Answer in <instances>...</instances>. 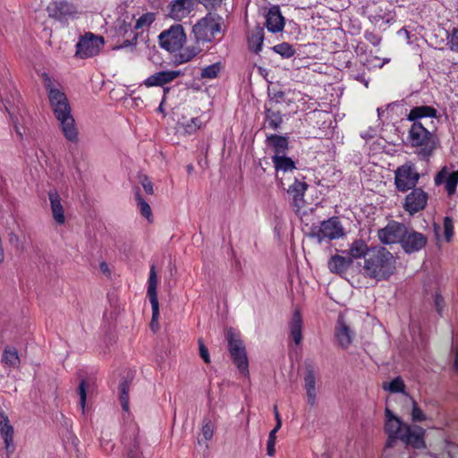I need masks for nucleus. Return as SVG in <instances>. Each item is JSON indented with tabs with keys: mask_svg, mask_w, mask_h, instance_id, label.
<instances>
[{
	"mask_svg": "<svg viewBox=\"0 0 458 458\" xmlns=\"http://www.w3.org/2000/svg\"><path fill=\"white\" fill-rule=\"evenodd\" d=\"M157 276L156 267L154 265L151 266L149 271L148 285V295L152 309V318L150 322V327L155 331L158 327V318H159V304L157 299Z\"/></svg>",
	"mask_w": 458,
	"mask_h": 458,
	"instance_id": "10",
	"label": "nucleus"
},
{
	"mask_svg": "<svg viewBox=\"0 0 458 458\" xmlns=\"http://www.w3.org/2000/svg\"><path fill=\"white\" fill-rule=\"evenodd\" d=\"M437 115V110L430 106H420L411 108L407 114L406 119L410 122L420 123L422 118H435Z\"/></svg>",
	"mask_w": 458,
	"mask_h": 458,
	"instance_id": "26",
	"label": "nucleus"
},
{
	"mask_svg": "<svg viewBox=\"0 0 458 458\" xmlns=\"http://www.w3.org/2000/svg\"><path fill=\"white\" fill-rule=\"evenodd\" d=\"M368 40L369 42H371L374 46H377L379 45L380 41H381V38L379 37H377V35H374V34H369L368 37H367Z\"/></svg>",
	"mask_w": 458,
	"mask_h": 458,
	"instance_id": "51",
	"label": "nucleus"
},
{
	"mask_svg": "<svg viewBox=\"0 0 458 458\" xmlns=\"http://www.w3.org/2000/svg\"><path fill=\"white\" fill-rule=\"evenodd\" d=\"M272 50L275 53L280 55L284 58H290L295 53L293 46L286 42H283V43L274 46L272 47Z\"/></svg>",
	"mask_w": 458,
	"mask_h": 458,
	"instance_id": "35",
	"label": "nucleus"
},
{
	"mask_svg": "<svg viewBox=\"0 0 458 458\" xmlns=\"http://www.w3.org/2000/svg\"><path fill=\"white\" fill-rule=\"evenodd\" d=\"M308 190V184L305 182L295 180L288 188L287 191L292 196L291 206L296 214H300L305 206L304 196Z\"/></svg>",
	"mask_w": 458,
	"mask_h": 458,
	"instance_id": "16",
	"label": "nucleus"
},
{
	"mask_svg": "<svg viewBox=\"0 0 458 458\" xmlns=\"http://www.w3.org/2000/svg\"><path fill=\"white\" fill-rule=\"evenodd\" d=\"M196 4V0H174L169 5V16L180 21L191 14Z\"/></svg>",
	"mask_w": 458,
	"mask_h": 458,
	"instance_id": "14",
	"label": "nucleus"
},
{
	"mask_svg": "<svg viewBox=\"0 0 458 458\" xmlns=\"http://www.w3.org/2000/svg\"><path fill=\"white\" fill-rule=\"evenodd\" d=\"M168 91H169L168 88H165L164 89V92H165L164 98H163V99H162V101H161V103H160V105H159V106L157 108L158 112H160V113H164V104H165V96H166Z\"/></svg>",
	"mask_w": 458,
	"mask_h": 458,
	"instance_id": "53",
	"label": "nucleus"
},
{
	"mask_svg": "<svg viewBox=\"0 0 458 458\" xmlns=\"http://www.w3.org/2000/svg\"><path fill=\"white\" fill-rule=\"evenodd\" d=\"M408 140L416 154L422 159L432 156L437 146V136L426 129L421 123H413L408 131Z\"/></svg>",
	"mask_w": 458,
	"mask_h": 458,
	"instance_id": "4",
	"label": "nucleus"
},
{
	"mask_svg": "<svg viewBox=\"0 0 458 458\" xmlns=\"http://www.w3.org/2000/svg\"><path fill=\"white\" fill-rule=\"evenodd\" d=\"M352 265V258L338 254L333 255L327 262L330 272L338 275L344 274Z\"/></svg>",
	"mask_w": 458,
	"mask_h": 458,
	"instance_id": "25",
	"label": "nucleus"
},
{
	"mask_svg": "<svg viewBox=\"0 0 458 458\" xmlns=\"http://www.w3.org/2000/svg\"><path fill=\"white\" fill-rule=\"evenodd\" d=\"M302 329V319L299 310L293 312L292 320L290 322L291 335L293 338L294 343L298 345L301 344L302 339L301 335Z\"/></svg>",
	"mask_w": 458,
	"mask_h": 458,
	"instance_id": "30",
	"label": "nucleus"
},
{
	"mask_svg": "<svg viewBox=\"0 0 458 458\" xmlns=\"http://www.w3.org/2000/svg\"><path fill=\"white\" fill-rule=\"evenodd\" d=\"M160 47L170 53L179 52L180 63H187L201 52L198 45L188 46L183 48L186 42V34L181 24H175L161 32L158 36Z\"/></svg>",
	"mask_w": 458,
	"mask_h": 458,
	"instance_id": "2",
	"label": "nucleus"
},
{
	"mask_svg": "<svg viewBox=\"0 0 458 458\" xmlns=\"http://www.w3.org/2000/svg\"><path fill=\"white\" fill-rule=\"evenodd\" d=\"M335 335L338 345L343 349L348 348L352 343L354 333L346 324L343 316H340L337 320Z\"/></svg>",
	"mask_w": 458,
	"mask_h": 458,
	"instance_id": "19",
	"label": "nucleus"
},
{
	"mask_svg": "<svg viewBox=\"0 0 458 458\" xmlns=\"http://www.w3.org/2000/svg\"><path fill=\"white\" fill-rule=\"evenodd\" d=\"M226 337L228 349L234 364L242 375L248 376L249 362L242 341L240 339L238 334L232 328L227 330Z\"/></svg>",
	"mask_w": 458,
	"mask_h": 458,
	"instance_id": "6",
	"label": "nucleus"
},
{
	"mask_svg": "<svg viewBox=\"0 0 458 458\" xmlns=\"http://www.w3.org/2000/svg\"><path fill=\"white\" fill-rule=\"evenodd\" d=\"M266 27L269 32L277 33L284 29L285 21L282 15L279 6H271L265 14Z\"/></svg>",
	"mask_w": 458,
	"mask_h": 458,
	"instance_id": "18",
	"label": "nucleus"
},
{
	"mask_svg": "<svg viewBox=\"0 0 458 458\" xmlns=\"http://www.w3.org/2000/svg\"><path fill=\"white\" fill-rule=\"evenodd\" d=\"M13 428L6 414L0 412V434L4 438L7 453L13 451Z\"/></svg>",
	"mask_w": 458,
	"mask_h": 458,
	"instance_id": "22",
	"label": "nucleus"
},
{
	"mask_svg": "<svg viewBox=\"0 0 458 458\" xmlns=\"http://www.w3.org/2000/svg\"><path fill=\"white\" fill-rule=\"evenodd\" d=\"M411 407H412L411 412V420L413 421L426 420L427 417L425 416L424 412L421 411V409L418 406V404L412 398H411Z\"/></svg>",
	"mask_w": 458,
	"mask_h": 458,
	"instance_id": "41",
	"label": "nucleus"
},
{
	"mask_svg": "<svg viewBox=\"0 0 458 458\" xmlns=\"http://www.w3.org/2000/svg\"><path fill=\"white\" fill-rule=\"evenodd\" d=\"M41 77L43 80V83H44L46 89H47L48 97L51 96L52 90L53 91H61L60 89L55 88L53 81L51 80V78L49 77V75L47 72H43L41 74Z\"/></svg>",
	"mask_w": 458,
	"mask_h": 458,
	"instance_id": "46",
	"label": "nucleus"
},
{
	"mask_svg": "<svg viewBox=\"0 0 458 458\" xmlns=\"http://www.w3.org/2000/svg\"><path fill=\"white\" fill-rule=\"evenodd\" d=\"M182 74V72L179 70L160 71L146 78L143 81V84L147 88L163 87L165 84L170 83Z\"/></svg>",
	"mask_w": 458,
	"mask_h": 458,
	"instance_id": "17",
	"label": "nucleus"
},
{
	"mask_svg": "<svg viewBox=\"0 0 458 458\" xmlns=\"http://www.w3.org/2000/svg\"><path fill=\"white\" fill-rule=\"evenodd\" d=\"M139 178H140V182L142 185L144 191L148 194L152 195L154 193V188H153V183L150 181V179L145 174L140 175Z\"/></svg>",
	"mask_w": 458,
	"mask_h": 458,
	"instance_id": "45",
	"label": "nucleus"
},
{
	"mask_svg": "<svg viewBox=\"0 0 458 458\" xmlns=\"http://www.w3.org/2000/svg\"><path fill=\"white\" fill-rule=\"evenodd\" d=\"M435 302H436V305H437V310L440 311L441 310V306L444 302L443 299L441 298L440 295H436L435 297Z\"/></svg>",
	"mask_w": 458,
	"mask_h": 458,
	"instance_id": "54",
	"label": "nucleus"
},
{
	"mask_svg": "<svg viewBox=\"0 0 458 458\" xmlns=\"http://www.w3.org/2000/svg\"><path fill=\"white\" fill-rule=\"evenodd\" d=\"M198 344H199V354H200L201 358L203 359V360L206 363H209L210 362V357H209V353H208V348L205 346V344H204V343H203V341L201 339H199Z\"/></svg>",
	"mask_w": 458,
	"mask_h": 458,
	"instance_id": "48",
	"label": "nucleus"
},
{
	"mask_svg": "<svg viewBox=\"0 0 458 458\" xmlns=\"http://www.w3.org/2000/svg\"><path fill=\"white\" fill-rule=\"evenodd\" d=\"M220 30V17L211 13L201 18L192 28L197 44L213 41Z\"/></svg>",
	"mask_w": 458,
	"mask_h": 458,
	"instance_id": "5",
	"label": "nucleus"
},
{
	"mask_svg": "<svg viewBox=\"0 0 458 458\" xmlns=\"http://www.w3.org/2000/svg\"><path fill=\"white\" fill-rule=\"evenodd\" d=\"M437 229H439V227L435 226V230H436L437 233Z\"/></svg>",
	"mask_w": 458,
	"mask_h": 458,
	"instance_id": "61",
	"label": "nucleus"
},
{
	"mask_svg": "<svg viewBox=\"0 0 458 458\" xmlns=\"http://www.w3.org/2000/svg\"><path fill=\"white\" fill-rule=\"evenodd\" d=\"M130 44H131V43H130L128 40H126V41H124V43H123L120 47H127V46H129Z\"/></svg>",
	"mask_w": 458,
	"mask_h": 458,
	"instance_id": "58",
	"label": "nucleus"
},
{
	"mask_svg": "<svg viewBox=\"0 0 458 458\" xmlns=\"http://www.w3.org/2000/svg\"><path fill=\"white\" fill-rule=\"evenodd\" d=\"M220 70V64L215 63L202 69L200 75L204 79H215L217 77Z\"/></svg>",
	"mask_w": 458,
	"mask_h": 458,
	"instance_id": "39",
	"label": "nucleus"
},
{
	"mask_svg": "<svg viewBox=\"0 0 458 458\" xmlns=\"http://www.w3.org/2000/svg\"><path fill=\"white\" fill-rule=\"evenodd\" d=\"M136 42H137V38H136V37H134V38H133L134 45L136 44Z\"/></svg>",
	"mask_w": 458,
	"mask_h": 458,
	"instance_id": "60",
	"label": "nucleus"
},
{
	"mask_svg": "<svg viewBox=\"0 0 458 458\" xmlns=\"http://www.w3.org/2000/svg\"><path fill=\"white\" fill-rule=\"evenodd\" d=\"M281 428V427L277 428V424L276 427L269 432L267 445V455L272 457L276 454V433Z\"/></svg>",
	"mask_w": 458,
	"mask_h": 458,
	"instance_id": "37",
	"label": "nucleus"
},
{
	"mask_svg": "<svg viewBox=\"0 0 458 458\" xmlns=\"http://www.w3.org/2000/svg\"><path fill=\"white\" fill-rule=\"evenodd\" d=\"M179 125L180 128H182L185 133L192 134L195 133L200 128H202L203 123L200 120V118L196 117L192 118L190 122L180 123Z\"/></svg>",
	"mask_w": 458,
	"mask_h": 458,
	"instance_id": "33",
	"label": "nucleus"
},
{
	"mask_svg": "<svg viewBox=\"0 0 458 458\" xmlns=\"http://www.w3.org/2000/svg\"><path fill=\"white\" fill-rule=\"evenodd\" d=\"M397 259L394 255L382 246L371 247L366 260L360 266V273L365 278L377 282L388 281L396 272Z\"/></svg>",
	"mask_w": 458,
	"mask_h": 458,
	"instance_id": "1",
	"label": "nucleus"
},
{
	"mask_svg": "<svg viewBox=\"0 0 458 458\" xmlns=\"http://www.w3.org/2000/svg\"><path fill=\"white\" fill-rule=\"evenodd\" d=\"M304 388L307 393V401L310 406L317 403L316 376L313 369L309 367L304 376Z\"/></svg>",
	"mask_w": 458,
	"mask_h": 458,
	"instance_id": "23",
	"label": "nucleus"
},
{
	"mask_svg": "<svg viewBox=\"0 0 458 458\" xmlns=\"http://www.w3.org/2000/svg\"><path fill=\"white\" fill-rule=\"evenodd\" d=\"M48 198L50 200V206L54 220L58 225H64L65 222L64 210L61 203L60 195L56 191H51L48 192Z\"/></svg>",
	"mask_w": 458,
	"mask_h": 458,
	"instance_id": "24",
	"label": "nucleus"
},
{
	"mask_svg": "<svg viewBox=\"0 0 458 458\" xmlns=\"http://www.w3.org/2000/svg\"><path fill=\"white\" fill-rule=\"evenodd\" d=\"M420 174L411 162H406L394 171V185L400 191H407L418 184Z\"/></svg>",
	"mask_w": 458,
	"mask_h": 458,
	"instance_id": "7",
	"label": "nucleus"
},
{
	"mask_svg": "<svg viewBox=\"0 0 458 458\" xmlns=\"http://www.w3.org/2000/svg\"><path fill=\"white\" fill-rule=\"evenodd\" d=\"M411 190V191L404 199L403 208L410 215H414L427 207L428 194L420 188Z\"/></svg>",
	"mask_w": 458,
	"mask_h": 458,
	"instance_id": "11",
	"label": "nucleus"
},
{
	"mask_svg": "<svg viewBox=\"0 0 458 458\" xmlns=\"http://www.w3.org/2000/svg\"><path fill=\"white\" fill-rule=\"evenodd\" d=\"M267 142L271 147L274 155H285L288 149V139L284 136L272 134L267 137Z\"/></svg>",
	"mask_w": 458,
	"mask_h": 458,
	"instance_id": "28",
	"label": "nucleus"
},
{
	"mask_svg": "<svg viewBox=\"0 0 458 458\" xmlns=\"http://www.w3.org/2000/svg\"><path fill=\"white\" fill-rule=\"evenodd\" d=\"M406 226L401 223L392 221L384 228L378 230L377 236L383 244L390 245L400 243L405 235Z\"/></svg>",
	"mask_w": 458,
	"mask_h": 458,
	"instance_id": "12",
	"label": "nucleus"
},
{
	"mask_svg": "<svg viewBox=\"0 0 458 458\" xmlns=\"http://www.w3.org/2000/svg\"><path fill=\"white\" fill-rule=\"evenodd\" d=\"M272 162L276 172L282 171L284 173L293 171L295 169L294 161L285 155H273Z\"/></svg>",
	"mask_w": 458,
	"mask_h": 458,
	"instance_id": "31",
	"label": "nucleus"
},
{
	"mask_svg": "<svg viewBox=\"0 0 458 458\" xmlns=\"http://www.w3.org/2000/svg\"><path fill=\"white\" fill-rule=\"evenodd\" d=\"M443 182L445 183V186L448 195H453L458 184V170L448 174L446 167H443L435 177V184L439 185Z\"/></svg>",
	"mask_w": 458,
	"mask_h": 458,
	"instance_id": "21",
	"label": "nucleus"
},
{
	"mask_svg": "<svg viewBox=\"0 0 458 458\" xmlns=\"http://www.w3.org/2000/svg\"><path fill=\"white\" fill-rule=\"evenodd\" d=\"M384 389L390 393H404L405 385L403 380L400 377H397L389 382L387 386H384Z\"/></svg>",
	"mask_w": 458,
	"mask_h": 458,
	"instance_id": "38",
	"label": "nucleus"
},
{
	"mask_svg": "<svg viewBox=\"0 0 458 458\" xmlns=\"http://www.w3.org/2000/svg\"><path fill=\"white\" fill-rule=\"evenodd\" d=\"M377 113H378V114H381V112H380L379 108L377 109Z\"/></svg>",
	"mask_w": 458,
	"mask_h": 458,
	"instance_id": "62",
	"label": "nucleus"
},
{
	"mask_svg": "<svg viewBox=\"0 0 458 458\" xmlns=\"http://www.w3.org/2000/svg\"><path fill=\"white\" fill-rule=\"evenodd\" d=\"M3 362L9 367H17L20 358L15 349H5L2 357Z\"/></svg>",
	"mask_w": 458,
	"mask_h": 458,
	"instance_id": "32",
	"label": "nucleus"
},
{
	"mask_svg": "<svg viewBox=\"0 0 458 458\" xmlns=\"http://www.w3.org/2000/svg\"><path fill=\"white\" fill-rule=\"evenodd\" d=\"M424 437L425 430L419 426L411 427L410 425H407L404 428L403 433L401 434V441L413 448H424Z\"/></svg>",
	"mask_w": 458,
	"mask_h": 458,
	"instance_id": "15",
	"label": "nucleus"
},
{
	"mask_svg": "<svg viewBox=\"0 0 458 458\" xmlns=\"http://www.w3.org/2000/svg\"><path fill=\"white\" fill-rule=\"evenodd\" d=\"M123 407L125 411L128 410V402L125 396H123Z\"/></svg>",
	"mask_w": 458,
	"mask_h": 458,
	"instance_id": "56",
	"label": "nucleus"
},
{
	"mask_svg": "<svg viewBox=\"0 0 458 458\" xmlns=\"http://www.w3.org/2000/svg\"><path fill=\"white\" fill-rule=\"evenodd\" d=\"M386 421L384 425L385 432L387 435L401 436L403 433L405 424L399 417L395 416L388 408L385 410Z\"/></svg>",
	"mask_w": 458,
	"mask_h": 458,
	"instance_id": "20",
	"label": "nucleus"
},
{
	"mask_svg": "<svg viewBox=\"0 0 458 458\" xmlns=\"http://www.w3.org/2000/svg\"><path fill=\"white\" fill-rule=\"evenodd\" d=\"M390 61L389 58H385L381 61V59L376 55H370L367 58L366 64L369 68H381L384 64H387Z\"/></svg>",
	"mask_w": 458,
	"mask_h": 458,
	"instance_id": "43",
	"label": "nucleus"
},
{
	"mask_svg": "<svg viewBox=\"0 0 458 458\" xmlns=\"http://www.w3.org/2000/svg\"><path fill=\"white\" fill-rule=\"evenodd\" d=\"M313 234L321 242L324 240H335L343 237L344 230L338 217L334 216L323 221Z\"/></svg>",
	"mask_w": 458,
	"mask_h": 458,
	"instance_id": "9",
	"label": "nucleus"
},
{
	"mask_svg": "<svg viewBox=\"0 0 458 458\" xmlns=\"http://www.w3.org/2000/svg\"><path fill=\"white\" fill-rule=\"evenodd\" d=\"M388 438L386 443V446L388 448H391L394 446L397 439L401 440V436H395V435H387Z\"/></svg>",
	"mask_w": 458,
	"mask_h": 458,
	"instance_id": "50",
	"label": "nucleus"
},
{
	"mask_svg": "<svg viewBox=\"0 0 458 458\" xmlns=\"http://www.w3.org/2000/svg\"><path fill=\"white\" fill-rule=\"evenodd\" d=\"M406 253H413L423 249L427 244V238L420 233L405 229V235L400 242Z\"/></svg>",
	"mask_w": 458,
	"mask_h": 458,
	"instance_id": "13",
	"label": "nucleus"
},
{
	"mask_svg": "<svg viewBox=\"0 0 458 458\" xmlns=\"http://www.w3.org/2000/svg\"><path fill=\"white\" fill-rule=\"evenodd\" d=\"M79 395H80V404H81L82 410H84L85 405H86V397H87L86 382L84 380H81L79 385Z\"/></svg>",
	"mask_w": 458,
	"mask_h": 458,
	"instance_id": "47",
	"label": "nucleus"
},
{
	"mask_svg": "<svg viewBox=\"0 0 458 458\" xmlns=\"http://www.w3.org/2000/svg\"><path fill=\"white\" fill-rule=\"evenodd\" d=\"M377 113H378V114H381V112H380L379 108L377 109Z\"/></svg>",
	"mask_w": 458,
	"mask_h": 458,
	"instance_id": "63",
	"label": "nucleus"
},
{
	"mask_svg": "<svg viewBox=\"0 0 458 458\" xmlns=\"http://www.w3.org/2000/svg\"><path fill=\"white\" fill-rule=\"evenodd\" d=\"M446 39L450 49L458 52V28H454Z\"/></svg>",
	"mask_w": 458,
	"mask_h": 458,
	"instance_id": "44",
	"label": "nucleus"
},
{
	"mask_svg": "<svg viewBox=\"0 0 458 458\" xmlns=\"http://www.w3.org/2000/svg\"><path fill=\"white\" fill-rule=\"evenodd\" d=\"M274 414H275V419L276 420L277 428L282 427V419H281V416L279 414L278 408L276 405L274 406Z\"/></svg>",
	"mask_w": 458,
	"mask_h": 458,
	"instance_id": "52",
	"label": "nucleus"
},
{
	"mask_svg": "<svg viewBox=\"0 0 458 458\" xmlns=\"http://www.w3.org/2000/svg\"><path fill=\"white\" fill-rule=\"evenodd\" d=\"M320 458H328L327 454H322Z\"/></svg>",
	"mask_w": 458,
	"mask_h": 458,
	"instance_id": "59",
	"label": "nucleus"
},
{
	"mask_svg": "<svg viewBox=\"0 0 458 458\" xmlns=\"http://www.w3.org/2000/svg\"><path fill=\"white\" fill-rule=\"evenodd\" d=\"M56 119L59 121L65 138L70 141H76L78 131L74 119L71 114L68 99L62 91H53L48 97Z\"/></svg>",
	"mask_w": 458,
	"mask_h": 458,
	"instance_id": "3",
	"label": "nucleus"
},
{
	"mask_svg": "<svg viewBox=\"0 0 458 458\" xmlns=\"http://www.w3.org/2000/svg\"><path fill=\"white\" fill-rule=\"evenodd\" d=\"M136 201L138 204V207L140 208L141 215L148 221H153V215L150 206L148 204V202L143 199V198L137 192L136 193Z\"/></svg>",
	"mask_w": 458,
	"mask_h": 458,
	"instance_id": "34",
	"label": "nucleus"
},
{
	"mask_svg": "<svg viewBox=\"0 0 458 458\" xmlns=\"http://www.w3.org/2000/svg\"><path fill=\"white\" fill-rule=\"evenodd\" d=\"M155 21V14L147 13L142 14L135 22L134 28L136 30L143 29L150 26Z\"/></svg>",
	"mask_w": 458,
	"mask_h": 458,
	"instance_id": "40",
	"label": "nucleus"
},
{
	"mask_svg": "<svg viewBox=\"0 0 458 458\" xmlns=\"http://www.w3.org/2000/svg\"><path fill=\"white\" fill-rule=\"evenodd\" d=\"M99 267H100V269H101V271H102V272H104V273H109V268H108V265H107V263H106V262H101V263H100V265H99Z\"/></svg>",
	"mask_w": 458,
	"mask_h": 458,
	"instance_id": "55",
	"label": "nucleus"
},
{
	"mask_svg": "<svg viewBox=\"0 0 458 458\" xmlns=\"http://www.w3.org/2000/svg\"><path fill=\"white\" fill-rule=\"evenodd\" d=\"M214 426L210 422H207L202 427V434L206 440H210L213 437Z\"/></svg>",
	"mask_w": 458,
	"mask_h": 458,
	"instance_id": "49",
	"label": "nucleus"
},
{
	"mask_svg": "<svg viewBox=\"0 0 458 458\" xmlns=\"http://www.w3.org/2000/svg\"><path fill=\"white\" fill-rule=\"evenodd\" d=\"M16 132L19 134L20 138L22 139V133L20 131L17 126H15Z\"/></svg>",
	"mask_w": 458,
	"mask_h": 458,
	"instance_id": "57",
	"label": "nucleus"
},
{
	"mask_svg": "<svg viewBox=\"0 0 458 458\" xmlns=\"http://www.w3.org/2000/svg\"><path fill=\"white\" fill-rule=\"evenodd\" d=\"M104 44L103 37L88 32L80 38L76 45L75 55L82 59L97 55L104 47Z\"/></svg>",
	"mask_w": 458,
	"mask_h": 458,
	"instance_id": "8",
	"label": "nucleus"
},
{
	"mask_svg": "<svg viewBox=\"0 0 458 458\" xmlns=\"http://www.w3.org/2000/svg\"><path fill=\"white\" fill-rule=\"evenodd\" d=\"M264 42V30L260 26H257L248 37L249 49L253 53H259L262 50Z\"/></svg>",
	"mask_w": 458,
	"mask_h": 458,
	"instance_id": "29",
	"label": "nucleus"
},
{
	"mask_svg": "<svg viewBox=\"0 0 458 458\" xmlns=\"http://www.w3.org/2000/svg\"><path fill=\"white\" fill-rule=\"evenodd\" d=\"M371 247H369L365 241L361 239H358L353 241L348 249V258H352V262L353 263L354 259H363L366 260V257H368L369 252H370Z\"/></svg>",
	"mask_w": 458,
	"mask_h": 458,
	"instance_id": "27",
	"label": "nucleus"
},
{
	"mask_svg": "<svg viewBox=\"0 0 458 458\" xmlns=\"http://www.w3.org/2000/svg\"><path fill=\"white\" fill-rule=\"evenodd\" d=\"M266 122L269 128L277 130L283 123V118L280 113L268 110L267 112Z\"/></svg>",
	"mask_w": 458,
	"mask_h": 458,
	"instance_id": "36",
	"label": "nucleus"
},
{
	"mask_svg": "<svg viewBox=\"0 0 458 458\" xmlns=\"http://www.w3.org/2000/svg\"><path fill=\"white\" fill-rule=\"evenodd\" d=\"M444 234L446 242H450L454 235V224L449 216L444 218Z\"/></svg>",
	"mask_w": 458,
	"mask_h": 458,
	"instance_id": "42",
	"label": "nucleus"
}]
</instances>
